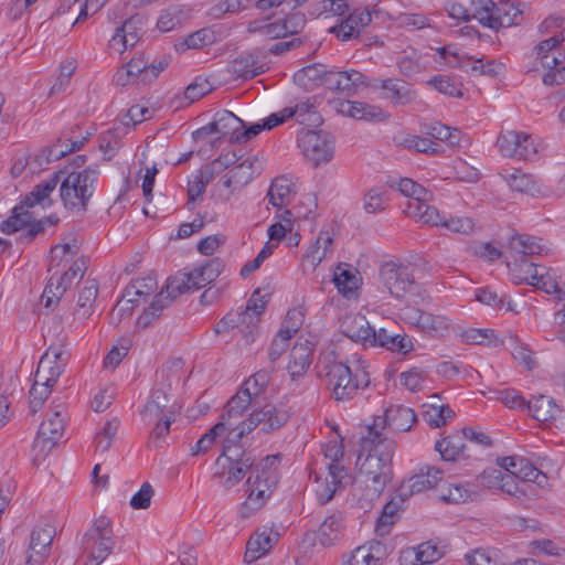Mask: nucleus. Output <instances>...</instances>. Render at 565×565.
<instances>
[{
  "instance_id": "8fccbe9b",
  "label": "nucleus",
  "mask_w": 565,
  "mask_h": 565,
  "mask_svg": "<svg viewBox=\"0 0 565 565\" xmlns=\"http://www.w3.org/2000/svg\"><path fill=\"white\" fill-rule=\"evenodd\" d=\"M501 177L513 191L522 193H534L536 191V183L533 175L519 169L512 171L505 170L501 173Z\"/></svg>"
},
{
  "instance_id": "cd10ccee",
  "label": "nucleus",
  "mask_w": 565,
  "mask_h": 565,
  "mask_svg": "<svg viewBox=\"0 0 565 565\" xmlns=\"http://www.w3.org/2000/svg\"><path fill=\"white\" fill-rule=\"evenodd\" d=\"M322 451L324 458L329 460L327 468L333 482H343L348 478L347 468L341 463L344 456V447L342 440H330L323 445Z\"/></svg>"
},
{
  "instance_id": "9d476101",
  "label": "nucleus",
  "mask_w": 565,
  "mask_h": 565,
  "mask_svg": "<svg viewBox=\"0 0 565 565\" xmlns=\"http://www.w3.org/2000/svg\"><path fill=\"white\" fill-rule=\"evenodd\" d=\"M380 279L390 295L399 300L404 299L416 286L409 267L392 260L381 266Z\"/></svg>"
},
{
  "instance_id": "ddd939ff",
  "label": "nucleus",
  "mask_w": 565,
  "mask_h": 565,
  "mask_svg": "<svg viewBox=\"0 0 565 565\" xmlns=\"http://www.w3.org/2000/svg\"><path fill=\"white\" fill-rule=\"evenodd\" d=\"M526 409L546 427L565 433V409L554 398L546 395L535 396L529 402Z\"/></svg>"
},
{
  "instance_id": "6e6d98bb",
  "label": "nucleus",
  "mask_w": 565,
  "mask_h": 565,
  "mask_svg": "<svg viewBox=\"0 0 565 565\" xmlns=\"http://www.w3.org/2000/svg\"><path fill=\"white\" fill-rule=\"evenodd\" d=\"M333 237L329 231L322 230L316 243L310 247L306 257L311 259V263L318 265L329 253L332 252Z\"/></svg>"
},
{
  "instance_id": "4468645a",
  "label": "nucleus",
  "mask_w": 565,
  "mask_h": 565,
  "mask_svg": "<svg viewBox=\"0 0 565 565\" xmlns=\"http://www.w3.org/2000/svg\"><path fill=\"white\" fill-rule=\"evenodd\" d=\"M521 270L524 271V279L527 284L543 289L546 294L556 295L559 303L563 305L565 302V291L561 289L554 269L533 262H523Z\"/></svg>"
},
{
  "instance_id": "e433bc0d",
  "label": "nucleus",
  "mask_w": 565,
  "mask_h": 565,
  "mask_svg": "<svg viewBox=\"0 0 565 565\" xmlns=\"http://www.w3.org/2000/svg\"><path fill=\"white\" fill-rule=\"evenodd\" d=\"M435 450L440 454L445 461H456L469 457V455H465L466 444L460 434L450 435L438 440L435 445Z\"/></svg>"
},
{
  "instance_id": "2eb2a0df",
  "label": "nucleus",
  "mask_w": 565,
  "mask_h": 565,
  "mask_svg": "<svg viewBox=\"0 0 565 565\" xmlns=\"http://www.w3.org/2000/svg\"><path fill=\"white\" fill-rule=\"evenodd\" d=\"M416 422L417 416L413 408L404 405H391L385 409V415L383 417H375L373 424L367 429L383 434V429L388 426L395 431H408Z\"/></svg>"
},
{
  "instance_id": "f8f14e48",
  "label": "nucleus",
  "mask_w": 565,
  "mask_h": 565,
  "mask_svg": "<svg viewBox=\"0 0 565 565\" xmlns=\"http://www.w3.org/2000/svg\"><path fill=\"white\" fill-rule=\"evenodd\" d=\"M65 420L62 411H54L52 415L40 425L33 444L35 460L44 459L62 438Z\"/></svg>"
},
{
  "instance_id": "0eeeda50",
  "label": "nucleus",
  "mask_w": 565,
  "mask_h": 565,
  "mask_svg": "<svg viewBox=\"0 0 565 565\" xmlns=\"http://www.w3.org/2000/svg\"><path fill=\"white\" fill-rule=\"evenodd\" d=\"M115 544L111 520L105 515L95 518L82 537L83 553L87 556L85 565H100L113 552Z\"/></svg>"
},
{
  "instance_id": "79ce46f5",
  "label": "nucleus",
  "mask_w": 565,
  "mask_h": 565,
  "mask_svg": "<svg viewBox=\"0 0 565 565\" xmlns=\"http://www.w3.org/2000/svg\"><path fill=\"white\" fill-rule=\"evenodd\" d=\"M418 328L430 335H444L448 332L449 323L445 316L419 310L416 319Z\"/></svg>"
},
{
  "instance_id": "de8ad7c7",
  "label": "nucleus",
  "mask_w": 565,
  "mask_h": 565,
  "mask_svg": "<svg viewBox=\"0 0 565 565\" xmlns=\"http://www.w3.org/2000/svg\"><path fill=\"white\" fill-rule=\"evenodd\" d=\"M382 545L373 542L370 545L358 546L344 565H377L381 559Z\"/></svg>"
},
{
  "instance_id": "2f4dec72",
  "label": "nucleus",
  "mask_w": 565,
  "mask_h": 565,
  "mask_svg": "<svg viewBox=\"0 0 565 565\" xmlns=\"http://www.w3.org/2000/svg\"><path fill=\"white\" fill-rule=\"evenodd\" d=\"M338 111L358 120H381L385 117L381 107L361 102L342 100Z\"/></svg>"
},
{
  "instance_id": "0e129e2a",
  "label": "nucleus",
  "mask_w": 565,
  "mask_h": 565,
  "mask_svg": "<svg viewBox=\"0 0 565 565\" xmlns=\"http://www.w3.org/2000/svg\"><path fill=\"white\" fill-rule=\"evenodd\" d=\"M471 490L468 483H449L440 494V499L447 503H463L471 498Z\"/></svg>"
},
{
  "instance_id": "c756f323",
  "label": "nucleus",
  "mask_w": 565,
  "mask_h": 565,
  "mask_svg": "<svg viewBox=\"0 0 565 565\" xmlns=\"http://www.w3.org/2000/svg\"><path fill=\"white\" fill-rule=\"evenodd\" d=\"M329 70L321 63L305 66L294 74V82L306 90H313L321 85L326 86Z\"/></svg>"
},
{
  "instance_id": "49530a36",
  "label": "nucleus",
  "mask_w": 565,
  "mask_h": 565,
  "mask_svg": "<svg viewBox=\"0 0 565 565\" xmlns=\"http://www.w3.org/2000/svg\"><path fill=\"white\" fill-rule=\"evenodd\" d=\"M28 210L22 203L15 205L11 211L10 217L0 224V231L10 235L25 228L33 222L32 215Z\"/></svg>"
},
{
  "instance_id": "a211bd4d",
  "label": "nucleus",
  "mask_w": 565,
  "mask_h": 565,
  "mask_svg": "<svg viewBox=\"0 0 565 565\" xmlns=\"http://www.w3.org/2000/svg\"><path fill=\"white\" fill-rule=\"evenodd\" d=\"M371 87L384 90L383 97L396 106H406L417 98L414 86L405 81L396 78L373 79Z\"/></svg>"
},
{
  "instance_id": "f704fd0d",
  "label": "nucleus",
  "mask_w": 565,
  "mask_h": 565,
  "mask_svg": "<svg viewBox=\"0 0 565 565\" xmlns=\"http://www.w3.org/2000/svg\"><path fill=\"white\" fill-rule=\"evenodd\" d=\"M260 56H263V51L260 50L242 54L233 62L234 72L244 79H252L263 74L265 68L264 65L259 64Z\"/></svg>"
},
{
  "instance_id": "a878e982",
  "label": "nucleus",
  "mask_w": 565,
  "mask_h": 565,
  "mask_svg": "<svg viewBox=\"0 0 565 565\" xmlns=\"http://www.w3.org/2000/svg\"><path fill=\"white\" fill-rule=\"evenodd\" d=\"M313 359V349L309 342H297L289 354L287 365L288 373L292 380L303 376L310 367Z\"/></svg>"
},
{
  "instance_id": "864d4df0",
  "label": "nucleus",
  "mask_w": 565,
  "mask_h": 565,
  "mask_svg": "<svg viewBox=\"0 0 565 565\" xmlns=\"http://www.w3.org/2000/svg\"><path fill=\"white\" fill-rule=\"evenodd\" d=\"M259 294V289H256L247 301L245 309L241 311L249 313L247 318L248 334H252L253 330L256 329L259 318L268 302L266 296H260Z\"/></svg>"
},
{
  "instance_id": "09e8293b",
  "label": "nucleus",
  "mask_w": 565,
  "mask_h": 565,
  "mask_svg": "<svg viewBox=\"0 0 565 565\" xmlns=\"http://www.w3.org/2000/svg\"><path fill=\"white\" fill-rule=\"evenodd\" d=\"M542 68L546 70L542 82L546 86H558L565 83V65L556 56H543Z\"/></svg>"
},
{
  "instance_id": "20e7f679",
  "label": "nucleus",
  "mask_w": 565,
  "mask_h": 565,
  "mask_svg": "<svg viewBox=\"0 0 565 565\" xmlns=\"http://www.w3.org/2000/svg\"><path fill=\"white\" fill-rule=\"evenodd\" d=\"M358 462L359 472L364 481L372 487L374 492L381 493L393 479L392 460L396 444L384 434L366 429L361 437Z\"/></svg>"
},
{
  "instance_id": "58836bf2",
  "label": "nucleus",
  "mask_w": 565,
  "mask_h": 565,
  "mask_svg": "<svg viewBox=\"0 0 565 565\" xmlns=\"http://www.w3.org/2000/svg\"><path fill=\"white\" fill-rule=\"evenodd\" d=\"M255 403L256 399L241 387L238 392L227 401L221 420L232 423L233 418L241 417L244 412Z\"/></svg>"
},
{
  "instance_id": "bb28decb",
  "label": "nucleus",
  "mask_w": 565,
  "mask_h": 565,
  "mask_svg": "<svg viewBox=\"0 0 565 565\" xmlns=\"http://www.w3.org/2000/svg\"><path fill=\"white\" fill-rule=\"evenodd\" d=\"M443 552L430 541L418 544L417 546L407 547L401 553V561L406 565H425L431 564L441 558Z\"/></svg>"
},
{
  "instance_id": "f257e3e1",
  "label": "nucleus",
  "mask_w": 565,
  "mask_h": 565,
  "mask_svg": "<svg viewBox=\"0 0 565 565\" xmlns=\"http://www.w3.org/2000/svg\"><path fill=\"white\" fill-rule=\"evenodd\" d=\"M289 419V413L273 404L255 408L247 418L235 425L224 438L222 452L216 458L214 478L222 479L225 489H231L253 469L255 457L239 445V441L257 427L259 433L269 434L280 429Z\"/></svg>"
},
{
  "instance_id": "774afa93",
  "label": "nucleus",
  "mask_w": 565,
  "mask_h": 565,
  "mask_svg": "<svg viewBox=\"0 0 565 565\" xmlns=\"http://www.w3.org/2000/svg\"><path fill=\"white\" fill-rule=\"evenodd\" d=\"M499 64L494 60L484 61L483 58L472 60L465 62V68L467 73L473 76L489 75L495 76L499 74Z\"/></svg>"
},
{
  "instance_id": "5701e85b",
  "label": "nucleus",
  "mask_w": 565,
  "mask_h": 565,
  "mask_svg": "<svg viewBox=\"0 0 565 565\" xmlns=\"http://www.w3.org/2000/svg\"><path fill=\"white\" fill-rule=\"evenodd\" d=\"M497 461L498 465L507 472H510L525 482H535L541 484L542 480L540 479H546V476L524 457L510 456L498 458Z\"/></svg>"
},
{
  "instance_id": "dca6fc26",
  "label": "nucleus",
  "mask_w": 565,
  "mask_h": 565,
  "mask_svg": "<svg viewBox=\"0 0 565 565\" xmlns=\"http://www.w3.org/2000/svg\"><path fill=\"white\" fill-rule=\"evenodd\" d=\"M366 76L359 71H337L329 70L326 78V88L329 90L344 96L351 97L355 95L360 87L369 86Z\"/></svg>"
},
{
  "instance_id": "338daca9",
  "label": "nucleus",
  "mask_w": 565,
  "mask_h": 565,
  "mask_svg": "<svg viewBox=\"0 0 565 565\" xmlns=\"http://www.w3.org/2000/svg\"><path fill=\"white\" fill-rule=\"evenodd\" d=\"M399 509H401V503L396 502L394 499L384 505L382 513L376 523V532L380 535H384V534L388 533L391 525H393L395 523L396 515H397V512L399 511Z\"/></svg>"
},
{
  "instance_id": "13d9d810",
  "label": "nucleus",
  "mask_w": 565,
  "mask_h": 565,
  "mask_svg": "<svg viewBox=\"0 0 565 565\" xmlns=\"http://www.w3.org/2000/svg\"><path fill=\"white\" fill-rule=\"evenodd\" d=\"M121 129L111 128L103 132L99 140V149L108 159H111L121 147Z\"/></svg>"
},
{
  "instance_id": "a18cd8bd",
  "label": "nucleus",
  "mask_w": 565,
  "mask_h": 565,
  "mask_svg": "<svg viewBox=\"0 0 565 565\" xmlns=\"http://www.w3.org/2000/svg\"><path fill=\"white\" fill-rule=\"evenodd\" d=\"M513 477L514 476L510 472L504 475L499 469H491L489 471H483L480 475V481L488 488L498 487L509 494H515L518 492V486L514 482Z\"/></svg>"
},
{
  "instance_id": "4c0bfd02",
  "label": "nucleus",
  "mask_w": 565,
  "mask_h": 565,
  "mask_svg": "<svg viewBox=\"0 0 565 565\" xmlns=\"http://www.w3.org/2000/svg\"><path fill=\"white\" fill-rule=\"evenodd\" d=\"M249 317L248 312H228L226 313L214 327V332L216 334H222L228 332L231 329L238 328L241 332L244 334L246 342L249 343L254 341L253 333L248 334L247 328V318Z\"/></svg>"
},
{
  "instance_id": "bf43d9fd",
  "label": "nucleus",
  "mask_w": 565,
  "mask_h": 565,
  "mask_svg": "<svg viewBox=\"0 0 565 565\" xmlns=\"http://www.w3.org/2000/svg\"><path fill=\"white\" fill-rule=\"evenodd\" d=\"M119 420L117 418L109 419L105 423L103 428L95 436L96 449L106 452L113 445L115 436L119 428Z\"/></svg>"
},
{
  "instance_id": "c85d7f7f",
  "label": "nucleus",
  "mask_w": 565,
  "mask_h": 565,
  "mask_svg": "<svg viewBox=\"0 0 565 565\" xmlns=\"http://www.w3.org/2000/svg\"><path fill=\"white\" fill-rule=\"evenodd\" d=\"M279 533L265 529L250 536L246 544L245 561L252 563L265 555L278 541Z\"/></svg>"
},
{
  "instance_id": "72a5a7b5",
  "label": "nucleus",
  "mask_w": 565,
  "mask_h": 565,
  "mask_svg": "<svg viewBox=\"0 0 565 565\" xmlns=\"http://www.w3.org/2000/svg\"><path fill=\"white\" fill-rule=\"evenodd\" d=\"M377 345L401 354H407L414 349L412 339L408 335L391 334L384 328L375 330L374 347Z\"/></svg>"
},
{
  "instance_id": "1a4fd4ad",
  "label": "nucleus",
  "mask_w": 565,
  "mask_h": 565,
  "mask_svg": "<svg viewBox=\"0 0 565 565\" xmlns=\"http://www.w3.org/2000/svg\"><path fill=\"white\" fill-rule=\"evenodd\" d=\"M297 141L303 157L313 167L327 163L333 158L334 141L326 131L302 130Z\"/></svg>"
},
{
  "instance_id": "423d86ee",
  "label": "nucleus",
  "mask_w": 565,
  "mask_h": 565,
  "mask_svg": "<svg viewBox=\"0 0 565 565\" xmlns=\"http://www.w3.org/2000/svg\"><path fill=\"white\" fill-rule=\"evenodd\" d=\"M98 175L99 171L93 168L67 173L60 186V196L65 209L85 212L96 190Z\"/></svg>"
},
{
  "instance_id": "aec40b11",
  "label": "nucleus",
  "mask_w": 565,
  "mask_h": 565,
  "mask_svg": "<svg viewBox=\"0 0 565 565\" xmlns=\"http://www.w3.org/2000/svg\"><path fill=\"white\" fill-rule=\"evenodd\" d=\"M444 471L437 467L426 466L419 472L404 481L399 488L401 502L415 493L435 488L443 480Z\"/></svg>"
},
{
  "instance_id": "603ef678",
  "label": "nucleus",
  "mask_w": 565,
  "mask_h": 565,
  "mask_svg": "<svg viewBox=\"0 0 565 565\" xmlns=\"http://www.w3.org/2000/svg\"><path fill=\"white\" fill-rule=\"evenodd\" d=\"M287 109L292 113V117H296L299 124L305 126H318L322 120L315 104L309 99L300 102L294 107H287Z\"/></svg>"
},
{
  "instance_id": "39448f33",
  "label": "nucleus",
  "mask_w": 565,
  "mask_h": 565,
  "mask_svg": "<svg viewBox=\"0 0 565 565\" xmlns=\"http://www.w3.org/2000/svg\"><path fill=\"white\" fill-rule=\"evenodd\" d=\"M279 460V455L267 456L252 471L246 481L247 497L239 507L241 518H249L266 504L278 483V472L275 466Z\"/></svg>"
},
{
  "instance_id": "3c124183",
  "label": "nucleus",
  "mask_w": 565,
  "mask_h": 565,
  "mask_svg": "<svg viewBox=\"0 0 565 565\" xmlns=\"http://www.w3.org/2000/svg\"><path fill=\"white\" fill-rule=\"evenodd\" d=\"M291 195V184L288 179L276 178L268 190L267 196L269 203L276 207H282L289 204Z\"/></svg>"
},
{
  "instance_id": "5fc2aeb1",
  "label": "nucleus",
  "mask_w": 565,
  "mask_h": 565,
  "mask_svg": "<svg viewBox=\"0 0 565 565\" xmlns=\"http://www.w3.org/2000/svg\"><path fill=\"white\" fill-rule=\"evenodd\" d=\"M423 419L433 428L445 426L455 417V412L449 405H429L422 414Z\"/></svg>"
},
{
  "instance_id": "c9c22d12",
  "label": "nucleus",
  "mask_w": 565,
  "mask_h": 565,
  "mask_svg": "<svg viewBox=\"0 0 565 565\" xmlns=\"http://www.w3.org/2000/svg\"><path fill=\"white\" fill-rule=\"evenodd\" d=\"M234 427L233 423L220 420L196 441L191 448V455L201 456L206 454L218 438L223 437L225 433H227V437Z\"/></svg>"
},
{
  "instance_id": "680f3d73",
  "label": "nucleus",
  "mask_w": 565,
  "mask_h": 565,
  "mask_svg": "<svg viewBox=\"0 0 565 565\" xmlns=\"http://www.w3.org/2000/svg\"><path fill=\"white\" fill-rule=\"evenodd\" d=\"M398 143L405 149L415 150L422 153H437L439 145L427 138L415 135H406L398 140Z\"/></svg>"
},
{
  "instance_id": "412c9836",
  "label": "nucleus",
  "mask_w": 565,
  "mask_h": 565,
  "mask_svg": "<svg viewBox=\"0 0 565 565\" xmlns=\"http://www.w3.org/2000/svg\"><path fill=\"white\" fill-rule=\"evenodd\" d=\"M55 530L51 525L35 526L30 535L26 565H41L50 555Z\"/></svg>"
},
{
  "instance_id": "ea45409f",
  "label": "nucleus",
  "mask_w": 565,
  "mask_h": 565,
  "mask_svg": "<svg viewBox=\"0 0 565 565\" xmlns=\"http://www.w3.org/2000/svg\"><path fill=\"white\" fill-rule=\"evenodd\" d=\"M509 249L519 254L520 266L523 262H527V256L540 255L543 250L542 245L535 237L529 235L515 234L509 241Z\"/></svg>"
},
{
  "instance_id": "473e14b6",
  "label": "nucleus",
  "mask_w": 565,
  "mask_h": 565,
  "mask_svg": "<svg viewBox=\"0 0 565 565\" xmlns=\"http://www.w3.org/2000/svg\"><path fill=\"white\" fill-rule=\"evenodd\" d=\"M214 125L218 139H228L230 142H237L233 137H239L241 130L244 128V121L235 116L232 111L223 109L215 114Z\"/></svg>"
},
{
  "instance_id": "69168bd1",
  "label": "nucleus",
  "mask_w": 565,
  "mask_h": 565,
  "mask_svg": "<svg viewBox=\"0 0 565 565\" xmlns=\"http://www.w3.org/2000/svg\"><path fill=\"white\" fill-rule=\"evenodd\" d=\"M388 200L387 191L381 188H372L364 196L363 207L366 213L374 214L385 210Z\"/></svg>"
},
{
  "instance_id": "7ed1b4c3",
  "label": "nucleus",
  "mask_w": 565,
  "mask_h": 565,
  "mask_svg": "<svg viewBox=\"0 0 565 565\" xmlns=\"http://www.w3.org/2000/svg\"><path fill=\"white\" fill-rule=\"evenodd\" d=\"M224 268L220 258H212L205 264L183 274L181 277L168 279L166 290L157 294L148 308L139 316L137 324L147 328L159 318L164 308L169 307L179 296L190 290H198L215 280Z\"/></svg>"
},
{
  "instance_id": "f3484780",
  "label": "nucleus",
  "mask_w": 565,
  "mask_h": 565,
  "mask_svg": "<svg viewBox=\"0 0 565 565\" xmlns=\"http://www.w3.org/2000/svg\"><path fill=\"white\" fill-rule=\"evenodd\" d=\"M145 28V19L136 14L127 19L109 40V47L117 53L125 52L128 47H134L140 40Z\"/></svg>"
},
{
  "instance_id": "6ab92c4d",
  "label": "nucleus",
  "mask_w": 565,
  "mask_h": 565,
  "mask_svg": "<svg viewBox=\"0 0 565 565\" xmlns=\"http://www.w3.org/2000/svg\"><path fill=\"white\" fill-rule=\"evenodd\" d=\"M342 333L364 347H374L375 329L365 316L360 313L345 315L340 323Z\"/></svg>"
},
{
  "instance_id": "4be33fe9",
  "label": "nucleus",
  "mask_w": 565,
  "mask_h": 565,
  "mask_svg": "<svg viewBox=\"0 0 565 565\" xmlns=\"http://www.w3.org/2000/svg\"><path fill=\"white\" fill-rule=\"evenodd\" d=\"M94 131H86L84 135L81 132V127L75 126L65 129L58 138L57 143L49 149L47 160H58L67 153L79 150L85 142L93 136Z\"/></svg>"
},
{
  "instance_id": "f03ea898",
  "label": "nucleus",
  "mask_w": 565,
  "mask_h": 565,
  "mask_svg": "<svg viewBox=\"0 0 565 565\" xmlns=\"http://www.w3.org/2000/svg\"><path fill=\"white\" fill-rule=\"evenodd\" d=\"M316 369L338 403L355 399L371 384L370 364L359 354L342 361L334 351L324 352L320 354Z\"/></svg>"
},
{
  "instance_id": "a19ab883",
  "label": "nucleus",
  "mask_w": 565,
  "mask_h": 565,
  "mask_svg": "<svg viewBox=\"0 0 565 565\" xmlns=\"http://www.w3.org/2000/svg\"><path fill=\"white\" fill-rule=\"evenodd\" d=\"M255 160L245 159L232 168L223 181L225 188L244 186L249 183L255 174Z\"/></svg>"
},
{
  "instance_id": "b1692460",
  "label": "nucleus",
  "mask_w": 565,
  "mask_h": 565,
  "mask_svg": "<svg viewBox=\"0 0 565 565\" xmlns=\"http://www.w3.org/2000/svg\"><path fill=\"white\" fill-rule=\"evenodd\" d=\"M64 172L62 170L54 172L49 179L36 184L20 203L26 209H31L35 205H41L42 207L51 206L53 203L51 194L57 186Z\"/></svg>"
},
{
  "instance_id": "37998d69",
  "label": "nucleus",
  "mask_w": 565,
  "mask_h": 565,
  "mask_svg": "<svg viewBox=\"0 0 565 565\" xmlns=\"http://www.w3.org/2000/svg\"><path fill=\"white\" fill-rule=\"evenodd\" d=\"M333 282L340 294L351 298L358 290L359 278L348 264H341L333 274Z\"/></svg>"
},
{
  "instance_id": "6e6552de",
  "label": "nucleus",
  "mask_w": 565,
  "mask_h": 565,
  "mask_svg": "<svg viewBox=\"0 0 565 565\" xmlns=\"http://www.w3.org/2000/svg\"><path fill=\"white\" fill-rule=\"evenodd\" d=\"M473 17L483 26L498 30L521 24L523 10L521 3L514 0H501L498 3L491 0H480L473 7Z\"/></svg>"
},
{
  "instance_id": "e2e57ef3",
  "label": "nucleus",
  "mask_w": 565,
  "mask_h": 565,
  "mask_svg": "<svg viewBox=\"0 0 565 565\" xmlns=\"http://www.w3.org/2000/svg\"><path fill=\"white\" fill-rule=\"evenodd\" d=\"M428 85L449 97L461 98L463 95L462 85L444 75L433 76L428 81Z\"/></svg>"
},
{
  "instance_id": "4d7b16f0",
  "label": "nucleus",
  "mask_w": 565,
  "mask_h": 565,
  "mask_svg": "<svg viewBox=\"0 0 565 565\" xmlns=\"http://www.w3.org/2000/svg\"><path fill=\"white\" fill-rule=\"evenodd\" d=\"M273 371L274 366L270 370H259L244 382L242 388L246 393H249V395L253 396L255 399H257V397L265 392L267 385L269 384Z\"/></svg>"
},
{
  "instance_id": "9b49d317",
  "label": "nucleus",
  "mask_w": 565,
  "mask_h": 565,
  "mask_svg": "<svg viewBox=\"0 0 565 565\" xmlns=\"http://www.w3.org/2000/svg\"><path fill=\"white\" fill-rule=\"evenodd\" d=\"M497 146L502 156L518 160L533 161L539 154V145L526 132L515 130L501 132L497 139Z\"/></svg>"
},
{
  "instance_id": "7c9ffc66",
  "label": "nucleus",
  "mask_w": 565,
  "mask_h": 565,
  "mask_svg": "<svg viewBox=\"0 0 565 565\" xmlns=\"http://www.w3.org/2000/svg\"><path fill=\"white\" fill-rule=\"evenodd\" d=\"M344 532V520L340 512L333 513L328 516L320 525L316 540L317 542L327 547L334 545L341 540Z\"/></svg>"
},
{
  "instance_id": "393cba45",
  "label": "nucleus",
  "mask_w": 565,
  "mask_h": 565,
  "mask_svg": "<svg viewBox=\"0 0 565 565\" xmlns=\"http://www.w3.org/2000/svg\"><path fill=\"white\" fill-rule=\"evenodd\" d=\"M70 353L62 347H50L39 361L38 367L51 382L56 383L68 362Z\"/></svg>"
},
{
  "instance_id": "c03bdc74",
  "label": "nucleus",
  "mask_w": 565,
  "mask_h": 565,
  "mask_svg": "<svg viewBox=\"0 0 565 565\" xmlns=\"http://www.w3.org/2000/svg\"><path fill=\"white\" fill-rule=\"evenodd\" d=\"M98 295V284L96 280H87L86 285L78 294L75 308V315L82 319H87L94 311L95 301Z\"/></svg>"
},
{
  "instance_id": "052dcab7",
  "label": "nucleus",
  "mask_w": 565,
  "mask_h": 565,
  "mask_svg": "<svg viewBox=\"0 0 565 565\" xmlns=\"http://www.w3.org/2000/svg\"><path fill=\"white\" fill-rule=\"evenodd\" d=\"M168 405V397L164 392L157 390L150 395V398L146 403L142 416L143 419L152 420L159 417Z\"/></svg>"
}]
</instances>
